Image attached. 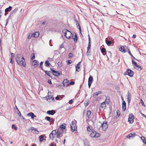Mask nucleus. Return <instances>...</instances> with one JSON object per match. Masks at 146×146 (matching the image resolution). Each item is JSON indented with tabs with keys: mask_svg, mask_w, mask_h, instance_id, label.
<instances>
[{
	"mask_svg": "<svg viewBox=\"0 0 146 146\" xmlns=\"http://www.w3.org/2000/svg\"><path fill=\"white\" fill-rule=\"evenodd\" d=\"M91 112L90 110H88L87 111L86 116L89 119L90 117V115L91 114Z\"/></svg>",
	"mask_w": 146,
	"mask_h": 146,
	"instance_id": "obj_30",
	"label": "nucleus"
},
{
	"mask_svg": "<svg viewBox=\"0 0 146 146\" xmlns=\"http://www.w3.org/2000/svg\"><path fill=\"white\" fill-rule=\"evenodd\" d=\"M51 118L49 117L46 116L45 117V119H46L47 121H50L51 120Z\"/></svg>",
	"mask_w": 146,
	"mask_h": 146,
	"instance_id": "obj_46",
	"label": "nucleus"
},
{
	"mask_svg": "<svg viewBox=\"0 0 146 146\" xmlns=\"http://www.w3.org/2000/svg\"><path fill=\"white\" fill-rule=\"evenodd\" d=\"M63 47H64V45H63V43H62V44H61V45L60 46V49H61Z\"/></svg>",
	"mask_w": 146,
	"mask_h": 146,
	"instance_id": "obj_63",
	"label": "nucleus"
},
{
	"mask_svg": "<svg viewBox=\"0 0 146 146\" xmlns=\"http://www.w3.org/2000/svg\"><path fill=\"white\" fill-rule=\"evenodd\" d=\"M27 116L31 117L32 119H34L35 117H36V116L33 113L30 112L27 114Z\"/></svg>",
	"mask_w": 146,
	"mask_h": 146,
	"instance_id": "obj_10",
	"label": "nucleus"
},
{
	"mask_svg": "<svg viewBox=\"0 0 146 146\" xmlns=\"http://www.w3.org/2000/svg\"><path fill=\"white\" fill-rule=\"evenodd\" d=\"M141 102L142 104V106H145V105L144 103L143 102V100L141 99Z\"/></svg>",
	"mask_w": 146,
	"mask_h": 146,
	"instance_id": "obj_49",
	"label": "nucleus"
},
{
	"mask_svg": "<svg viewBox=\"0 0 146 146\" xmlns=\"http://www.w3.org/2000/svg\"><path fill=\"white\" fill-rule=\"evenodd\" d=\"M93 81V78L91 76H90L88 78V82L92 83Z\"/></svg>",
	"mask_w": 146,
	"mask_h": 146,
	"instance_id": "obj_27",
	"label": "nucleus"
},
{
	"mask_svg": "<svg viewBox=\"0 0 146 146\" xmlns=\"http://www.w3.org/2000/svg\"><path fill=\"white\" fill-rule=\"evenodd\" d=\"M54 121V119L51 118V120H50V122H51L52 124V123H53Z\"/></svg>",
	"mask_w": 146,
	"mask_h": 146,
	"instance_id": "obj_50",
	"label": "nucleus"
},
{
	"mask_svg": "<svg viewBox=\"0 0 146 146\" xmlns=\"http://www.w3.org/2000/svg\"><path fill=\"white\" fill-rule=\"evenodd\" d=\"M11 54V58H14V57H15V54L13 53H12Z\"/></svg>",
	"mask_w": 146,
	"mask_h": 146,
	"instance_id": "obj_58",
	"label": "nucleus"
},
{
	"mask_svg": "<svg viewBox=\"0 0 146 146\" xmlns=\"http://www.w3.org/2000/svg\"><path fill=\"white\" fill-rule=\"evenodd\" d=\"M72 62V61L70 60H68L67 61V63L68 65L70 64H71Z\"/></svg>",
	"mask_w": 146,
	"mask_h": 146,
	"instance_id": "obj_47",
	"label": "nucleus"
},
{
	"mask_svg": "<svg viewBox=\"0 0 146 146\" xmlns=\"http://www.w3.org/2000/svg\"><path fill=\"white\" fill-rule=\"evenodd\" d=\"M105 41L107 45L108 46H110L111 44V42L110 40H108V38H106Z\"/></svg>",
	"mask_w": 146,
	"mask_h": 146,
	"instance_id": "obj_18",
	"label": "nucleus"
},
{
	"mask_svg": "<svg viewBox=\"0 0 146 146\" xmlns=\"http://www.w3.org/2000/svg\"><path fill=\"white\" fill-rule=\"evenodd\" d=\"M16 56L15 60L17 63L21 66L25 67L26 63L24 57H21V56L19 54L17 55Z\"/></svg>",
	"mask_w": 146,
	"mask_h": 146,
	"instance_id": "obj_1",
	"label": "nucleus"
},
{
	"mask_svg": "<svg viewBox=\"0 0 146 146\" xmlns=\"http://www.w3.org/2000/svg\"><path fill=\"white\" fill-rule=\"evenodd\" d=\"M44 65L45 66L49 67L51 65V64L50 63L49 60H47L44 62Z\"/></svg>",
	"mask_w": 146,
	"mask_h": 146,
	"instance_id": "obj_17",
	"label": "nucleus"
},
{
	"mask_svg": "<svg viewBox=\"0 0 146 146\" xmlns=\"http://www.w3.org/2000/svg\"><path fill=\"white\" fill-rule=\"evenodd\" d=\"M43 62H41L40 63V67L41 68V70H44V69L42 67V65L43 64Z\"/></svg>",
	"mask_w": 146,
	"mask_h": 146,
	"instance_id": "obj_39",
	"label": "nucleus"
},
{
	"mask_svg": "<svg viewBox=\"0 0 146 146\" xmlns=\"http://www.w3.org/2000/svg\"><path fill=\"white\" fill-rule=\"evenodd\" d=\"M59 129H58L57 130V131L56 132V137L60 138V131H59Z\"/></svg>",
	"mask_w": 146,
	"mask_h": 146,
	"instance_id": "obj_28",
	"label": "nucleus"
},
{
	"mask_svg": "<svg viewBox=\"0 0 146 146\" xmlns=\"http://www.w3.org/2000/svg\"><path fill=\"white\" fill-rule=\"evenodd\" d=\"M119 50L122 52H126L125 50L124 49V47L123 46H122L121 48H120Z\"/></svg>",
	"mask_w": 146,
	"mask_h": 146,
	"instance_id": "obj_32",
	"label": "nucleus"
},
{
	"mask_svg": "<svg viewBox=\"0 0 146 146\" xmlns=\"http://www.w3.org/2000/svg\"><path fill=\"white\" fill-rule=\"evenodd\" d=\"M101 126L102 129L104 130H106L108 127V125L107 121L105 120L103 123L101 124Z\"/></svg>",
	"mask_w": 146,
	"mask_h": 146,
	"instance_id": "obj_7",
	"label": "nucleus"
},
{
	"mask_svg": "<svg viewBox=\"0 0 146 146\" xmlns=\"http://www.w3.org/2000/svg\"><path fill=\"white\" fill-rule=\"evenodd\" d=\"M81 63V62H79L78 63L76 64V71H79L78 70V69H79L80 67L79 66L78 67V66H80Z\"/></svg>",
	"mask_w": 146,
	"mask_h": 146,
	"instance_id": "obj_29",
	"label": "nucleus"
},
{
	"mask_svg": "<svg viewBox=\"0 0 146 146\" xmlns=\"http://www.w3.org/2000/svg\"><path fill=\"white\" fill-rule=\"evenodd\" d=\"M102 93L101 91H99L98 92H96L94 93L93 95L92 96L94 98H96L99 94H101Z\"/></svg>",
	"mask_w": 146,
	"mask_h": 146,
	"instance_id": "obj_13",
	"label": "nucleus"
},
{
	"mask_svg": "<svg viewBox=\"0 0 146 146\" xmlns=\"http://www.w3.org/2000/svg\"><path fill=\"white\" fill-rule=\"evenodd\" d=\"M70 128L72 131L74 132V131H75L76 129H77V127L76 126H75L74 127H73L72 125H71Z\"/></svg>",
	"mask_w": 146,
	"mask_h": 146,
	"instance_id": "obj_26",
	"label": "nucleus"
},
{
	"mask_svg": "<svg viewBox=\"0 0 146 146\" xmlns=\"http://www.w3.org/2000/svg\"><path fill=\"white\" fill-rule=\"evenodd\" d=\"M69 82V81L67 79H65L63 81V84L64 87L67 86L68 85V83Z\"/></svg>",
	"mask_w": 146,
	"mask_h": 146,
	"instance_id": "obj_14",
	"label": "nucleus"
},
{
	"mask_svg": "<svg viewBox=\"0 0 146 146\" xmlns=\"http://www.w3.org/2000/svg\"><path fill=\"white\" fill-rule=\"evenodd\" d=\"M141 139L142 140L143 142L145 144H146V138L144 137H142Z\"/></svg>",
	"mask_w": 146,
	"mask_h": 146,
	"instance_id": "obj_41",
	"label": "nucleus"
},
{
	"mask_svg": "<svg viewBox=\"0 0 146 146\" xmlns=\"http://www.w3.org/2000/svg\"><path fill=\"white\" fill-rule=\"evenodd\" d=\"M31 58L32 60H33L35 58V55L34 53L32 54L31 55Z\"/></svg>",
	"mask_w": 146,
	"mask_h": 146,
	"instance_id": "obj_44",
	"label": "nucleus"
},
{
	"mask_svg": "<svg viewBox=\"0 0 146 146\" xmlns=\"http://www.w3.org/2000/svg\"><path fill=\"white\" fill-rule=\"evenodd\" d=\"M56 113V112L55 111V110H48V111L47 112V113L48 114H50L51 115H54L55 113Z\"/></svg>",
	"mask_w": 146,
	"mask_h": 146,
	"instance_id": "obj_12",
	"label": "nucleus"
},
{
	"mask_svg": "<svg viewBox=\"0 0 146 146\" xmlns=\"http://www.w3.org/2000/svg\"><path fill=\"white\" fill-rule=\"evenodd\" d=\"M44 136L42 135L39 136V140L40 142H42L43 140Z\"/></svg>",
	"mask_w": 146,
	"mask_h": 146,
	"instance_id": "obj_34",
	"label": "nucleus"
},
{
	"mask_svg": "<svg viewBox=\"0 0 146 146\" xmlns=\"http://www.w3.org/2000/svg\"><path fill=\"white\" fill-rule=\"evenodd\" d=\"M30 130H35V131H36V129H35L34 127H31V129H29V131H30Z\"/></svg>",
	"mask_w": 146,
	"mask_h": 146,
	"instance_id": "obj_61",
	"label": "nucleus"
},
{
	"mask_svg": "<svg viewBox=\"0 0 146 146\" xmlns=\"http://www.w3.org/2000/svg\"><path fill=\"white\" fill-rule=\"evenodd\" d=\"M56 130H53L49 136L50 138L52 139L54 138V137L53 135L56 134Z\"/></svg>",
	"mask_w": 146,
	"mask_h": 146,
	"instance_id": "obj_8",
	"label": "nucleus"
},
{
	"mask_svg": "<svg viewBox=\"0 0 146 146\" xmlns=\"http://www.w3.org/2000/svg\"><path fill=\"white\" fill-rule=\"evenodd\" d=\"M50 70L51 71V73L52 72V73L53 74L54 72L55 71V70H54V69H52V68H50Z\"/></svg>",
	"mask_w": 146,
	"mask_h": 146,
	"instance_id": "obj_60",
	"label": "nucleus"
},
{
	"mask_svg": "<svg viewBox=\"0 0 146 146\" xmlns=\"http://www.w3.org/2000/svg\"><path fill=\"white\" fill-rule=\"evenodd\" d=\"M100 133L95 131L94 130H92V133L90 134V136L91 137L98 138L100 136Z\"/></svg>",
	"mask_w": 146,
	"mask_h": 146,
	"instance_id": "obj_2",
	"label": "nucleus"
},
{
	"mask_svg": "<svg viewBox=\"0 0 146 146\" xmlns=\"http://www.w3.org/2000/svg\"><path fill=\"white\" fill-rule=\"evenodd\" d=\"M49 146H56V145L54 144V143H51L50 145Z\"/></svg>",
	"mask_w": 146,
	"mask_h": 146,
	"instance_id": "obj_51",
	"label": "nucleus"
},
{
	"mask_svg": "<svg viewBox=\"0 0 146 146\" xmlns=\"http://www.w3.org/2000/svg\"><path fill=\"white\" fill-rule=\"evenodd\" d=\"M65 30L66 31V32H68V34H69L72 37H73L72 35L73 34L69 31H68V30L65 29Z\"/></svg>",
	"mask_w": 146,
	"mask_h": 146,
	"instance_id": "obj_35",
	"label": "nucleus"
},
{
	"mask_svg": "<svg viewBox=\"0 0 146 146\" xmlns=\"http://www.w3.org/2000/svg\"><path fill=\"white\" fill-rule=\"evenodd\" d=\"M13 59V58H11V60H10V63L12 64H13V62L12 60Z\"/></svg>",
	"mask_w": 146,
	"mask_h": 146,
	"instance_id": "obj_64",
	"label": "nucleus"
},
{
	"mask_svg": "<svg viewBox=\"0 0 146 146\" xmlns=\"http://www.w3.org/2000/svg\"><path fill=\"white\" fill-rule=\"evenodd\" d=\"M39 33L38 32H36L32 34V36L34 37H37L39 35Z\"/></svg>",
	"mask_w": 146,
	"mask_h": 146,
	"instance_id": "obj_16",
	"label": "nucleus"
},
{
	"mask_svg": "<svg viewBox=\"0 0 146 146\" xmlns=\"http://www.w3.org/2000/svg\"><path fill=\"white\" fill-rule=\"evenodd\" d=\"M74 34H75L74 37V38H73V39H74V42L75 43H76L77 42L78 40V37L76 34L74 32V33L73 35H74Z\"/></svg>",
	"mask_w": 146,
	"mask_h": 146,
	"instance_id": "obj_22",
	"label": "nucleus"
},
{
	"mask_svg": "<svg viewBox=\"0 0 146 146\" xmlns=\"http://www.w3.org/2000/svg\"><path fill=\"white\" fill-rule=\"evenodd\" d=\"M12 8V7L11 6H9L8 8H6L5 10V15H7V13H8L9 11H10L11 10Z\"/></svg>",
	"mask_w": 146,
	"mask_h": 146,
	"instance_id": "obj_11",
	"label": "nucleus"
},
{
	"mask_svg": "<svg viewBox=\"0 0 146 146\" xmlns=\"http://www.w3.org/2000/svg\"><path fill=\"white\" fill-rule=\"evenodd\" d=\"M73 102V100H70L68 102V103L69 104H72Z\"/></svg>",
	"mask_w": 146,
	"mask_h": 146,
	"instance_id": "obj_53",
	"label": "nucleus"
},
{
	"mask_svg": "<svg viewBox=\"0 0 146 146\" xmlns=\"http://www.w3.org/2000/svg\"><path fill=\"white\" fill-rule=\"evenodd\" d=\"M131 94L129 92V91H128V97H127V101L128 102V104H129V103L131 100Z\"/></svg>",
	"mask_w": 146,
	"mask_h": 146,
	"instance_id": "obj_9",
	"label": "nucleus"
},
{
	"mask_svg": "<svg viewBox=\"0 0 146 146\" xmlns=\"http://www.w3.org/2000/svg\"><path fill=\"white\" fill-rule=\"evenodd\" d=\"M17 10H18L17 9V8H16L14 10L12 11L11 12V13H13L14 14H15L16 13V12L17 11Z\"/></svg>",
	"mask_w": 146,
	"mask_h": 146,
	"instance_id": "obj_40",
	"label": "nucleus"
},
{
	"mask_svg": "<svg viewBox=\"0 0 146 146\" xmlns=\"http://www.w3.org/2000/svg\"><path fill=\"white\" fill-rule=\"evenodd\" d=\"M68 58H72L73 56V55L71 53H70L68 55Z\"/></svg>",
	"mask_w": 146,
	"mask_h": 146,
	"instance_id": "obj_45",
	"label": "nucleus"
},
{
	"mask_svg": "<svg viewBox=\"0 0 146 146\" xmlns=\"http://www.w3.org/2000/svg\"><path fill=\"white\" fill-rule=\"evenodd\" d=\"M47 60H49V61H53V59L52 58H50L48 57V58Z\"/></svg>",
	"mask_w": 146,
	"mask_h": 146,
	"instance_id": "obj_54",
	"label": "nucleus"
},
{
	"mask_svg": "<svg viewBox=\"0 0 146 146\" xmlns=\"http://www.w3.org/2000/svg\"><path fill=\"white\" fill-rule=\"evenodd\" d=\"M74 84H75V82L73 81H71L70 83V85H73Z\"/></svg>",
	"mask_w": 146,
	"mask_h": 146,
	"instance_id": "obj_57",
	"label": "nucleus"
},
{
	"mask_svg": "<svg viewBox=\"0 0 146 146\" xmlns=\"http://www.w3.org/2000/svg\"><path fill=\"white\" fill-rule=\"evenodd\" d=\"M66 124L65 123H64L63 124L60 125L59 127L58 128V129L60 131L62 130V132H64L66 133L67 130V129L66 128Z\"/></svg>",
	"mask_w": 146,
	"mask_h": 146,
	"instance_id": "obj_3",
	"label": "nucleus"
},
{
	"mask_svg": "<svg viewBox=\"0 0 146 146\" xmlns=\"http://www.w3.org/2000/svg\"><path fill=\"white\" fill-rule=\"evenodd\" d=\"M85 102H86L84 103L85 106L86 107L89 104V101H86Z\"/></svg>",
	"mask_w": 146,
	"mask_h": 146,
	"instance_id": "obj_42",
	"label": "nucleus"
},
{
	"mask_svg": "<svg viewBox=\"0 0 146 146\" xmlns=\"http://www.w3.org/2000/svg\"><path fill=\"white\" fill-rule=\"evenodd\" d=\"M53 74L54 76L58 77L60 75V73L59 71H55L54 72Z\"/></svg>",
	"mask_w": 146,
	"mask_h": 146,
	"instance_id": "obj_23",
	"label": "nucleus"
},
{
	"mask_svg": "<svg viewBox=\"0 0 146 146\" xmlns=\"http://www.w3.org/2000/svg\"><path fill=\"white\" fill-rule=\"evenodd\" d=\"M106 106V105L105 102H104L102 103L101 105V107L102 108H105Z\"/></svg>",
	"mask_w": 146,
	"mask_h": 146,
	"instance_id": "obj_31",
	"label": "nucleus"
},
{
	"mask_svg": "<svg viewBox=\"0 0 146 146\" xmlns=\"http://www.w3.org/2000/svg\"><path fill=\"white\" fill-rule=\"evenodd\" d=\"M126 109V104L125 102L123 101L122 102V110L123 111H125Z\"/></svg>",
	"mask_w": 146,
	"mask_h": 146,
	"instance_id": "obj_15",
	"label": "nucleus"
},
{
	"mask_svg": "<svg viewBox=\"0 0 146 146\" xmlns=\"http://www.w3.org/2000/svg\"><path fill=\"white\" fill-rule=\"evenodd\" d=\"M128 52L129 53V54L131 56H133V55L131 53L129 49H128Z\"/></svg>",
	"mask_w": 146,
	"mask_h": 146,
	"instance_id": "obj_59",
	"label": "nucleus"
},
{
	"mask_svg": "<svg viewBox=\"0 0 146 146\" xmlns=\"http://www.w3.org/2000/svg\"><path fill=\"white\" fill-rule=\"evenodd\" d=\"M132 64L134 67L137 70H141L142 69L141 67L137 64V63L133 60H132Z\"/></svg>",
	"mask_w": 146,
	"mask_h": 146,
	"instance_id": "obj_4",
	"label": "nucleus"
},
{
	"mask_svg": "<svg viewBox=\"0 0 146 146\" xmlns=\"http://www.w3.org/2000/svg\"><path fill=\"white\" fill-rule=\"evenodd\" d=\"M134 119V116L133 114L131 113L129 115L128 121L129 123H132L133 122V119Z\"/></svg>",
	"mask_w": 146,
	"mask_h": 146,
	"instance_id": "obj_6",
	"label": "nucleus"
},
{
	"mask_svg": "<svg viewBox=\"0 0 146 146\" xmlns=\"http://www.w3.org/2000/svg\"><path fill=\"white\" fill-rule=\"evenodd\" d=\"M101 52L104 55L106 54V49L104 48H102L101 50Z\"/></svg>",
	"mask_w": 146,
	"mask_h": 146,
	"instance_id": "obj_24",
	"label": "nucleus"
},
{
	"mask_svg": "<svg viewBox=\"0 0 146 146\" xmlns=\"http://www.w3.org/2000/svg\"><path fill=\"white\" fill-rule=\"evenodd\" d=\"M47 82L49 84H52V83L51 82V80H50V79L48 80Z\"/></svg>",
	"mask_w": 146,
	"mask_h": 146,
	"instance_id": "obj_52",
	"label": "nucleus"
},
{
	"mask_svg": "<svg viewBox=\"0 0 146 146\" xmlns=\"http://www.w3.org/2000/svg\"><path fill=\"white\" fill-rule=\"evenodd\" d=\"M105 101L107 104H109L110 102V99L109 97L106 98Z\"/></svg>",
	"mask_w": 146,
	"mask_h": 146,
	"instance_id": "obj_37",
	"label": "nucleus"
},
{
	"mask_svg": "<svg viewBox=\"0 0 146 146\" xmlns=\"http://www.w3.org/2000/svg\"><path fill=\"white\" fill-rule=\"evenodd\" d=\"M76 121L74 119L72 121V125L73 126V127H74L75 126H76Z\"/></svg>",
	"mask_w": 146,
	"mask_h": 146,
	"instance_id": "obj_33",
	"label": "nucleus"
},
{
	"mask_svg": "<svg viewBox=\"0 0 146 146\" xmlns=\"http://www.w3.org/2000/svg\"><path fill=\"white\" fill-rule=\"evenodd\" d=\"M87 130L89 131H92L93 129H91L90 126H88L87 128Z\"/></svg>",
	"mask_w": 146,
	"mask_h": 146,
	"instance_id": "obj_43",
	"label": "nucleus"
},
{
	"mask_svg": "<svg viewBox=\"0 0 146 146\" xmlns=\"http://www.w3.org/2000/svg\"><path fill=\"white\" fill-rule=\"evenodd\" d=\"M125 75H128L130 77H132L133 75V72L129 69H127L125 73Z\"/></svg>",
	"mask_w": 146,
	"mask_h": 146,
	"instance_id": "obj_5",
	"label": "nucleus"
},
{
	"mask_svg": "<svg viewBox=\"0 0 146 146\" xmlns=\"http://www.w3.org/2000/svg\"><path fill=\"white\" fill-rule=\"evenodd\" d=\"M135 135V133H131L129 134V135L127 136V137L130 138L131 137H134Z\"/></svg>",
	"mask_w": 146,
	"mask_h": 146,
	"instance_id": "obj_19",
	"label": "nucleus"
},
{
	"mask_svg": "<svg viewBox=\"0 0 146 146\" xmlns=\"http://www.w3.org/2000/svg\"><path fill=\"white\" fill-rule=\"evenodd\" d=\"M42 71L44 72L46 74H47L48 76H49L52 79V76L50 74V72L51 73L50 71H46L44 70H42Z\"/></svg>",
	"mask_w": 146,
	"mask_h": 146,
	"instance_id": "obj_21",
	"label": "nucleus"
},
{
	"mask_svg": "<svg viewBox=\"0 0 146 146\" xmlns=\"http://www.w3.org/2000/svg\"><path fill=\"white\" fill-rule=\"evenodd\" d=\"M91 42H90V41H89L88 45V47L87 48V54H88V53H89L90 52L89 51L90 50V48L91 47ZM87 55H88V54H87Z\"/></svg>",
	"mask_w": 146,
	"mask_h": 146,
	"instance_id": "obj_20",
	"label": "nucleus"
},
{
	"mask_svg": "<svg viewBox=\"0 0 146 146\" xmlns=\"http://www.w3.org/2000/svg\"><path fill=\"white\" fill-rule=\"evenodd\" d=\"M17 113L18 114V115H19V116L20 117L21 116V113L19 110H18V111H17Z\"/></svg>",
	"mask_w": 146,
	"mask_h": 146,
	"instance_id": "obj_56",
	"label": "nucleus"
},
{
	"mask_svg": "<svg viewBox=\"0 0 146 146\" xmlns=\"http://www.w3.org/2000/svg\"><path fill=\"white\" fill-rule=\"evenodd\" d=\"M38 61L36 60H34L32 62V65L33 66H36L38 65Z\"/></svg>",
	"mask_w": 146,
	"mask_h": 146,
	"instance_id": "obj_25",
	"label": "nucleus"
},
{
	"mask_svg": "<svg viewBox=\"0 0 146 146\" xmlns=\"http://www.w3.org/2000/svg\"><path fill=\"white\" fill-rule=\"evenodd\" d=\"M117 113V115L116 117H118L120 115V112L119 110H117L116 111Z\"/></svg>",
	"mask_w": 146,
	"mask_h": 146,
	"instance_id": "obj_38",
	"label": "nucleus"
},
{
	"mask_svg": "<svg viewBox=\"0 0 146 146\" xmlns=\"http://www.w3.org/2000/svg\"><path fill=\"white\" fill-rule=\"evenodd\" d=\"M67 32H64V36H65L66 38L68 39H70L71 38V37L70 35V36H67L66 35H67Z\"/></svg>",
	"mask_w": 146,
	"mask_h": 146,
	"instance_id": "obj_36",
	"label": "nucleus"
},
{
	"mask_svg": "<svg viewBox=\"0 0 146 146\" xmlns=\"http://www.w3.org/2000/svg\"><path fill=\"white\" fill-rule=\"evenodd\" d=\"M58 66H62V63L61 62H59L58 63Z\"/></svg>",
	"mask_w": 146,
	"mask_h": 146,
	"instance_id": "obj_55",
	"label": "nucleus"
},
{
	"mask_svg": "<svg viewBox=\"0 0 146 146\" xmlns=\"http://www.w3.org/2000/svg\"><path fill=\"white\" fill-rule=\"evenodd\" d=\"M12 128L15 129L16 130H17V128L16 127V126L14 124H13L12 125Z\"/></svg>",
	"mask_w": 146,
	"mask_h": 146,
	"instance_id": "obj_48",
	"label": "nucleus"
},
{
	"mask_svg": "<svg viewBox=\"0 0 146 146\" xmlns=\"http://www.w3.org/2000/svg\"><path fill=\"white\" fill-rule=\"evenodd\" d=\"M75 22H76V24L77 25L78 24H79L77 20L76 19L74 20Z\"/></svg>",
	"mask_w": 146,
	"mask_h": 146,
	"instance_id": "obj_62",
	"label": "nucleus"
}]
</instances>
